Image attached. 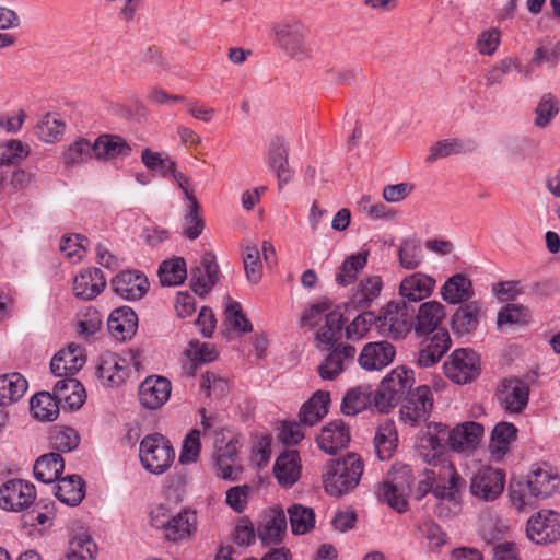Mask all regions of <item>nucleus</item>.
Listing matches in <instances>:
<instances>
[{
    "mask_svg": "<svg viewBox=\"0 0 560 560\" xmlns=\"http://www.w3.org/2000/svg\"><path fill=\"white\" fill-rule=\"evenodd\" d=\"M524 481L538 499H546L553 494L559 483L556 475L539 466H533Z\"/></svg>",
    "mask_w": 560,
    "mask_h": 560,
    "instance_id": "nucleus-39",
    "label": "nucleus"
},
{
    "mask_svg": "<svg viewBox=\"0 0 560 560\" xmlns=\"http://www.w3.org/2000/svg\"><path fill=\"white\" fill-rule=\"evenodd\" d=\"M268 164L279 180V189H282L283 185L288 184L293 176L288 162V148L282 139L276 138L270 142Z\"/></svg>",
    "mask_w": 560,
    "mask_h": 560,
    "instance_id": "nucleus-31",
    "label": "nucleus"
},
{
    "mask_svg": "<svg viewBox=\"0 0 560 560\" xmlns=\"http://www.w3.org/2000/svg\"><path fill=\"white\" fill-rule=\"evenodd\" d=\"M483 425L467 421L448 429V446L455 452H470L476 450L483 436Z\"/></svg>",
    "mask_w": 560,
    "mask_h": 560,
    "instance_id": "nucleus-22",
    "label": "nucleus"
},
{
    "mask_svg": "<svg viewBox=\"0 0 560 560\" xmlns=\"http://www.w3.org/2000/svg\"><path fill=\"white\" fill-rule=\"evenodd\" d=\"M93 155L94 142L91 143L88 139L80 138L65 150L62 161L67 167H72L88 162Z\"/></svg>",
    "mask_w": 560,
    "mask_h": 560,
    "instance_id": "nucleus-52",
    "label": "nucleus"
},
{
    "mask_svg": "<svg viewBox=\"0 0 560 560\" xmlns=\"http://www.w3.org/2000/svg\"><path fill=\"white\" fill-rule=\"evenodd\" d=\"M520 68V61L515 57H506L495 65H493L485 75L486 85L493 86L497 84H501L503 78L509 74L512 69Z\"/></svg>",
    "mask_w": 560,
    "mask_h": 560,
    "instance_id": "nucleus-63",
    "label": "nucleus"
},
{
    "mask_svg": "<svg viewBox=\"0 0 560 560\" xmlns=\"http://www.w3.org/2000/svg\"><path fill=\"white\" fill-rule=\"evenodd\" d=\"M433 409V394L429 386H418L416 389L408 392L405 397L399 415L400 420L411 427H416L424 422L430 417Z\"/></svg>",
    "mask_w": 560,
    "mask_h": 560,
    "instance_id": "nucleus-10",
    "label": "nucleus"
},
{
    "mask_svg": "<svg viewBox=\"0 0 560 560\" xmlns=\"http://www.w3.org/2000/svg\"><path fill=\"white\" fill-rule=\"evenodd\" d=\"M85 363L83 350L78 345H69L60 350L50 362V370L55 376H73Z\"/></svg>",
    "mask_w": 560,
    "mask_h": 560,
    "instance_id": "nucleus-25",
    "label": "nucleus"
},
{
    "mask_svg": "<svg viewBox=\"0 0 560 560\" xmlns=\"http://www.w3.org/2000/svg\"><path fill=\"white\" fill-rule=\"evenodd\" d=\"M200 205L197 199L189 201L187 213L184 217L185 229L183 235L189 240H196L202 233L205 221L200 215Z\"/></svg>",
    "mask_w": 560,
    "mask_h": 560,
    "instance_id": "nucleus-60",
    "label": "nucleus"
},
{
    "mask_svg": "<svg viewBox=\"0 0 560 560\" xmlns=\"http://www.w3.org/2000/svg\"><path fill=\"white\" fill-rule=\"evenodd\" d=\"M131 147L120 136L104 133L94 141V156L97 160L107 161L120 156H128Z\"/></svg>",
    "mask_w": 560,
    "mask_h": 560,
    "instance_id": "nucleus-34",
    "label": "nucleus"
},
{
    "mask_svg": "<svg viewBox=\"0 0 560 560\" xmlns=\"http://www.w3.org/2000/svg\"><path fill=\"white\" fill-rule=\"evenodd\" d=\"M448 445V427L441 422H429L420 431L419 450L425 462H429Z\"/></svg>",
    "mask_w": 560,
    "mask_h": 560,
    "instance_id": "nucleus-19",
    "label": "nucleus"
},
{
    "mask_svg": "<svg viewBox=\"0 0 560 560\" xmlns=\"http://www.w3.org/2000/svg\"><path fill=\"white\" fill-rule=\"evenodd\" d=\"M528 398L529 385L520 378L504 380L498 392L501 406L510 412H522L528 404Z\"/></svg>",
    "mask_w": 560,
    "mask_h": 560,
    "instance_id": "nucleus-18",
    "label": "nucleus"
},
{
    "mask_svg": "<svg viewBox=\"0 0 560 560\" xmlns=\"http://www.w3.org/2000/svg\"><path fill=\"white\" fill-rule=\"evenodd\" d=\"M397 431L394 422L382 423L374 436V448L381 460L389 459L397 446Z\"/></svg>",
    "mask_w": 560,
    "mask_h": 560,
    "instance_id": "nucleus-48",
    "label": "nucleus"
},
{
    "mask_svg": "<svg viewBox=\"0 0 560 560\" xmlns=\"http://www.w3.org/2000/svg\"><path fill=\"white\" fill-rule=\"evenodd\" d=\"M527 537L537 545L551 544L560 539V514L541 510L527 522Z\"/></svg>",
    "mask_w": 560,
    "mask_h": 560,
    "instance_id": "nucleus-13",
    "label": "nucleus"
},
{
    "mask_svg": "<svg viewBox=\"0 0 560 560\" xmlns=\"http://www.w3.org/2000/svg\"><path fill=\"white\" fill-rule=\"evenodd\" d=\"M106 287V278L98 268L83 269L73 280V293L81 300H93Z\"/></svg>",
    "mask_w": 560,
    "mask_h": 560,
    "instance_id": "nucleus-26",
    "label": "nucleus"
},
{
    "mask_svg": "<svg viewBox=\"0 0 560 560\" xmlns=\"http://www.w3.org/2000/svg\"><path fill=\"white\" fill-rule=\"evenodd\" d=\"M452 346L446 329L436 330L431 337L422 341L415 359V363L422 369L435 365Z\"/></svg>",
    "mask_w": 560,
    "mask_h": 560,
    "instance_id": "nucleus-16",
    "label": "nucleus"
},
{
    "mask_svg": "<svg viewBox=\"0 0 560 560\" xmlns=\"http://www.w3.org/2000/svg\"><path fill=\"white\" fill-rule=\"evenodd\" d=\"M139 457L145 470L161 475L173 464L175 451L167 439L160 433H153L141 440Z\"/></svg>",
    "mask_w": 560,
    "mask_h": 560,
    "instance_id": "nucleus-6",
    "label": "nucleus"
},
{
    "mask_svg": "<svg viewBox=\"0 0 560 560\" xmlns=\"http://www.w3.org/2000/svg\"><path fill=\"white\" fill-rule=\"evenodd\" d=\"M273 472L280 485L293 486L301 474L300 457L296 451L282 453L276 460Z\"/></svg>",
    "mask_w": 560,
    "mask_h": 560,
    "instance_id": "nucleus-36",
    "label": "nucleus"
},
{
    "mask_svg": "<svg viewBox=\"0 0 560 560\" xmlns=\"http://www.w3.org/2000/svg\"><path fill=\"white\" fill-rule=\"evenodd\" d=\"M273 40L289 59L305 62L314 56L307 40V27L299 20L288 19L273 23L271 26Z\"/></svg>",
    "mask_w": 560,
    "mask_h": 560,
    "instance_id": "nucleus-1",
    "label": "nucleus"
},
{
    "mask_svg": "<svg viewBox=\"0 0 560 560\" xmlns=\"http://www.w3.org/2000/svg\"><path fill=\"white\" fill-rule=\"evenodd\" d=\"M150 287L145 275L139 270H125L112 280L114 292L128 301H137L144 296Z\"/></svg>",
    "mask_w": 560,
    "mask_h": 560,
    "instance_id": "nucleus-17",
    "label": "nucleus"
},
{
    "mask_svg": "<svg viewBox=\"0 0 560 560\" xmlns=\"http://www.w3.org/2000/svg\"><path fill=\"white\" fill-rule=\"evenodd\" d=\"M482 315V310L477 301H470L460 305L452 316L453 331L458 336L474 331Z\"/></svg>",
    "mask_w": 560,
    "mask_h": 560,
    "instance_id": "nucleus-35",
    "label": "nucleus"
},
{
    "mask_svg": "<svg viewBox=\"0 0 560 560\" xmlns=\"http://www.w3.org/2000/svg\"><path fill=\"white\" fill-rule=\"evenodd\" d=\"M516 438L517 429L513 423L504 421L497 423L492 429L489 443L491 455L497 459H501L510 451Z\"/></svg>",
    "mask_w": 560,
    "mask_h": 560,
    "instance_id": "nucleus-37",
    "label": "nucleus"
},
{
    "mask_svg": "<svg viewBox=\"0 0 560 560\" xmlns=\"http://www.w3.org/2000/svg\"><path fill=\"white\" fill-rule=\"evenodd\" d=\"M55 495L68 505H78L85 495V483L80 476L71 475L57 480Z\"/></svg>",
    "mask_w": 560,
    "mask_h": 560,
    "instance_id": "nucleus-42",
    "label": "nucleus"
},
{
    "mask_svg": "<svg viewBox=\"0 0 560 560\" xmlns=\"http://www.w3.org/2000/svg\"><path fill=\"white\" fill-rule=\"evenodd\" d=\"M395 353L388 341L370 342L363 347L358 362L364 370H381L394 360Z\"/></svg>",
    "mask_w": 560,
    "mask_h": 560,
    "instance_id": "nucleus-24",
    "label": "nucleus"
},
{
    "mask_svg": "<svg viewBox=\"0 0 560 560\" xmlns=\"http://www.w3.org/2000/svg\"><path fill=\"white\" fill-rule=\"evenodd\" d=\"M329 393L316 392L301 408L300 421L306 425H314L328 412Z\"/></svg>",
    "mask_w": 560,
    "mask_h": 560,
    "instance_id": "nucleus-45",
    "label": "nucleus"
},
{
    "mask_svg": "<svg viewBox=\"0 0 560 560\" xmlns=\"http://www.w3.org/2000/svg\"><path fill=\"white\" fill-rule=\"evenodd\" d=\"M288 514L292 533L295 535L306 534L315 525V513L311 508L293 504L288 508Z\"/></svg>",
    "mask_w": 560,
    "mask_h": 560,
    "instance_id": "nucleus-53",
    "label": "nucleus"
},
{
    "mask_svg": "<svg viewBox=\"0 0 560 560\" xmlns=\"http://www.w3.org/2000/svg\"><path fill=\"white\" fill-rule=\"evenodd\" d=\"M413 481L415 475L411 467L404 463H395L384 482L378 487L376 494L380 500L402 513L407 509V497L411 491Z\"/></svg>",
    "mask_w": 560,
    "mask_h": 560,
    "instance_id": "nucleus-5",
    "label": "nucleus"
},
{
    "mask_svg": "<svg viewBox=\"0 0 560 560\" xmlns=\"http://www.w3.org/2000/svg\"><path fill=\"white\" fill-rule=\"evenodd\" d=\"M159 277L162 285H178L187 277L186 261L182 257L164 260L159 268Z\"/></svg>",
    "mask_w": 560,
    "mask_h": 560,
    "instance_id": "nucleus-51",
    "label": "nucleus"
},
{
    "mask_svg": "<svg viewBox=\"0 0 560 560\" xmlns=\"http://www.w3.org/2000/svg\"><path fill=\"white\" fill-rule=\"evenodd\" d=\"M363 468V460L355 453L331 460L323 475L326 492L339 497L353 490L360 482Z\"/></svg>",
    "mask_w": 560,
    "mask_h": 560,
    "instance_id": "nucleus-2",
    "label": "nucleus"
},
{
    "mask_svg": "<svg viewBox=\"0 0 560 560\" xmlns=\"http://www.w3.org/2000/svg\"><path fill=\"white\" fill-rule=\"evenodd\" d=\"M97 546L89 535H79L69 542L68 550L61 560H94Z\"/></svg>",
    "mask_w": 560,
    "mask_h": 560,
    "instance_id": "nucleus-54",
    "label": "nucleus"
},
{
    "mask_svg": "<svg viewBox=\"0 0 560 560\" xmlns=\"http://www.w3.org/2000/svg\"><path fill=\"white\" fill-rule=\"evenodd\" d=\"M445 375L457 384H467L480 374L478 354L471 349H456L443 364Z\"/></svg>",
    "mask_w": 560,
    "mask_h": 560,
    "instance_id": "nucleus-11",
    "label": "nucleus"
},
{
    "mask_svg": "<svg viewBox=\"0 0 560 560\" xmlns=\"http://www.w3.org/2000/svg\"><path fill=\"white\" fill-rule=\"evenodd\" d=\"M465 479L456 471L452 463H445L439 474V481L432 488L433 495L439 500L434 512L439 517L457 515L462 510V492Z\"/></svg>",
    "mask_w": 560,
    "mask_h": 560,
    "instance_id": "nucleus-3",
    "label": "nucleus"
},
{
    "mask_svg": "<svg viewBox=\"0 0 560 560\" xmlns=\"http://www.w3.org/2000/svg\"><path fill=\"white\" fill-rule=\"evenodd\" d=\"M477 144L471 140L460 139H445L435 142L431 149L430 154L427 156V162L432 163L439 159L447 158L452 154H465L470 153L476 149Z\"/></svg>",
    "mask_w": 560,
    "mask_h": 560,
    "instance_id": "nucleus-47",
    "label": "nucleus"
},
{
    "mask_svg": "<svg viewBox=\"0 0 560 560\" xmlns=\"http://www.w3.org/2000/svg\"><path fill=\"white\" fill-rule=\"evenodd\" d=\"M65 125L57 118L46 115L37 124L35 133L39 140L51 143L59 139L63 133Z\"/></svg>",
    "mask_w": 560,
    "mask_h": 560,
    "instance_id": "nucleus-61",
    "label": "nucleus"
},
{
    "mask_svg": "<svg viewBox=\"0 0 560 560\" xmlns=\"http://www.w3.org/2000/svg\"><path fill=\"white\" fill-rule=\"evenodd\" d=\"M369 250L352 254L347 257L338 269L336 281L342 287H347L357 280L361 270L368 264Z\"/></svg>",
    "mask_w": 560,
    "mask_h": 560,
    "instance_id": "nucleus-50",
    "label": "nucleus"
},
{
    "mask_svg": "<svg viewBox=\"0 0 560 560\" xmlns=\"http://www.w3.org/2000/svg\"><path fill=\"white\" fill-rule=\"evenodd\" d=\"M65 468V460L58 452L44 454L34 464V476L44 483H51L58 479Z\"/></svg>",
    "mask_w": 560,
    "mask_h": 560,
    "instance_id": "nucleus-38",
    "label": "nucleus"
},
{
    "mask_svg": "<svg viewBox=\"0 0 560 560\" xmlns=\"http://www.w3.org/2000/svg\"><path fill=\"white\" fill-rule=\"evenodd\" d=\"M140 351L130 350L129 358H122L115 352H106L100 357L97 365L98 377L109 387H118L126 382L130 374V364L136 369L140 365Z\"/></svg>",
    "mask_w": 560,
    "mask_h": 560,
    "instance_id": "nucleus-9",
    "label": "nucleus"
},
{
    "mask_svg": "<svg viewBox=\"0 0 560 560\" xmlns=\"http://www.w3.org/2000/svg\"><path fill=\"white\" fill-rule=\"evenodd\" d=\"M445 317L444 306L438 301L424 302L419 306L415 331L417 335L434 334Z\"/></svg>",
    "mask_w": 560,
    "mask_h": 560,
    "instance_id": "nucleus-32",
    "label": "nucleus"
},
{
    "mask_svg": "<svg viewBox=\"0 0 560 560\" xmlns=\"http://www.w3.org/2000/svg\"><path fill=\"white\" fill-rule=\"evenodd\" d=\"M287 529V517L281 509H271L258 526V538L264 545H275L282 540Z\"/></svg>",
    "mask_w": 560,
    "mask_h": 560,
    "instance_id": "nucleus-29",
    "label": "nucleus"
},
{
    "mask_svg": "<svg viewBox=\"0 0 560 560\" xmlns=\"http://www.w3.org/2000/svg\"><path fill=\"white\" fill-rule=\"evenodd\" d=\"M243 264L246 278L249 282L256 284L262 278L260 252L258 247L250 242H246L243 245Z\"/></svg>",
    "mask_w": 560,
    "mask_h": 560,
    "instance_id": "nucleus-56",
    "label": "nucleus"
},
{
    "mask_svg": "<svg viewBox=\"0 0 560 560\" xmlns=\"http://www.w3.org/2000/svg\"><path fill=\"white\" fill-rule=\"evenodd\" d=\"M36 500L35 486L22 479H11L0 487V508L9 512H21Z\"/></svg>",
    "mask_w": 560,
    "mask_h": 560,
    "instance_id": "nucleus-12",
    "label": "nucleus"
},
{
    "mask_svg": "<svg viewBox=\"0 0 560 560\" xmlns=\"http://www.w3.org/2000/svg\"><path fill=\"white\" fill-rule=\"evenodd\" d=\"M228 300V304L225 307V322L229 323L235 330L247 332L252 330V324L245 317L242 312V306L238 302L232 301L230 296L225 298Z\"/></svg>",
    "mask_w": 560,
    "mask_h": 560,
    "instance_id": "nucleus-64",
    "label": "nucleus"
},
{
    "mask_svg": "<svg viewBox=\"0 0 560 560\" xmlns=\"http://www.w3.org/2000/svg\"><path fill=\"white\" fill-rule=\"evenodd\" d=\"M505 474L492 467H482L470 479L471 495L482 501L495 500L504 489Z\"/></svg>",
    "mask_w": 560,
    "mask_h": 560,
    "instance_id": "nucleus-14",
    "label": "nucleus"
},
{
    "mask_svg": "<svg viewBox=\"0 0 560 560\" xmlns=\"http://www.w3.org/2000/svg\"><path fill=\"white\" fill-rule=\"evenodd\" d=\"M383 281L380 276H370L361 280L351 296V304L357 308L369 307L382 291Z\"/></svg>",
    "mask_w": 560,
    "mask_h": 560,
    "instance_id": "nucleus-46",
    "label": "nucleus"
},
{
    "mask_svg": "<svg viewBox=\"0 0 560 560\" xmlns=\"http://www.w3.org/2000/svg\"><path fill=\"white\" fill-rule=\"evenodd\" d=\"M196 513L185 509L173 516L164 534L167 540L178 541L190 537L196 532Z\"/></svg>",
    "mask_w": 560,
    "mask_h": 560,
    "instance_id": "nucleus-40",
    "label": "nucleus"
},
{
    "mask_svg": "<svg viewBox=\"0 0 560 560\" xmlns=\"http://www.w3.org/2000/svg\"><path fill=\"white\" fill-rule=\"evenodd\" d=\"M27 390V381L18 373L0 375V404L4 407L16 402Z\"/></svg>",
    "mask_w": 560,
    "mask_h": 560,
    "instance_id": "nucleus-43",
    "label": "nucleus"
},
{
    "mask_svg": "<svg viewBox=\"0 0 560 560\" xmlns=\"http://www.w3.org/2000/svg\"><path fill=\"white\" fill-rule=\"evenodd\" d=\"M329 305L320 303L312 305L308 312L302 317V322L306 325H313L319 315L325 314V325L319 327L316 332V348L319 350L330 349L336 346L341 338L345 326L343 314L340 310H334L326 314Z\"/></svg>",
    "mask_w": 560,
    "mask_h": 560,
    "instance_id": "nucleus-7",
    "label": "nucleus"
},
{
    "mask_svg": "<svg viewBox=\"0 0 560 560\" xmlns=\"http://www.w3.org/2000/svg\"><path fill=\"white\" fill-rule=\"evenodd\" d=\"M316 441L325 453L335 454L349 444L350 432L341 420H335L320 430Z\"/></svg>",
    "mask_w": 560,
    "mask_h": 560,
    "instance_id": "nucleus-27",
    "label": "nucleus"
},
{
    "mask_svg": "<svg viewBox=\"0 0 560 560\" xmlns=\"http://www.w3.org/2000/svg\"><path fill=\"white\" fill-rule=\"evenodd\" d=\"M441 295L450 304L468 301L474 295L470 279L462 273L452 276L441 288Z\"/></svg>",
    "mask_w": 560,
    "mask_h": 560,
    "instance_id": "nucleus-41",
    "label": "nucleus"
},
{
    "mask_svg": "<svg viewBox=\"0 0 560 560\" xmlns=\"http://www.w3.org/2000/svg\"><path fill=\"white\" fill-rule=\"evenodd\" d=\"M435 287V279L423 272H415L406 277L399 285V294L410 301L418 302L430 296Z\"/></svg>",
    "mask_w": 560,
    "mask_h": 560,
    "instance_id": "nucleus-30",
    "label": "nucleus"
},
{
    "mask_svg": "<svg viewBox=\"0 0 560 560\" xmlns=\"http://www.w3.org/2000/svg\"><path fill=\"white\" fill-rule=\"evenodd\" d=\"M221 433H218L214 446V462L217 466V475L226 480H235L237 476V467L235 466L240 441L237 438H231L225 445L223 439H220Z\"/></svg>",
    "mask_w": 560,
    "mask_h": 560,
    "instance_id": "nucleus-20",
    "label": "nucleus"
},
{
    "mask_svg": "<svg viewBox=\"0 0 560 560\" xmlns=\"http://www.w3.org/2000/svg\"><path fill=\"white\" fill-rule=\"evenodd\" d=\"M107 328L114 338L125 341L136 334L138 317L130 307H118L110 313L107 320Z\"/></svg>",
    "mask_w": 560,
    "mask_h": 560,
    "instance_id": "nucleus-28",
    "label": "nucleus"
},
{
    "mask_svg": "<svg viewBox=\"0 0 560 560\" xmlns=\"http://www.w3.org/2000/svg\"><path fill=\"white\" fill-rule=\"evenodd\" d=\"M49 443L58 452H70L79 445V435L70 427L54 428L49 434Z\"/></svg>",
    "mask_w": 560,
    "mask_h": 560,
    "instance_id": "nucleus-57",
    "label": "nucleus"
},
{
    "mask_svg": "<svg viewBox=\"0 0 560 560\" xmlns=\"http://www.w3.org/2000/svg\"><path fill=\"white\" fill-rule=\"evenodd\" d=\"M374 392L370 386L360 385L349 389L341 401V411L347 416H355L366 408L374 406Z\"/></svg>",
    "mask_w": 560,
    "mask_h": 560,
    "instance_id": "nucleus-44",
    "label": "nucleus"
},
{
    "mask_svg": "<svg viewBox=\"0 0 560 560\" xmlns=\"http://www.w3.org/2000/svg\"><path fill=\"white\" fill-rule=\"evenodd\" d=\"M559 113V103L551 93L541 96L535 109L534 125L538 128L547 127Z\"/></svg>",
    "mask_w": 560,
    "mask_h": 560,
    "instance_id": "nucleus-58",
    "label": "nucleus"
},
{
    "mask_svg": "<svg viewBox=\"0 0 560 560\" xmlns=\"http://www.w3.org/2000/svg\"><path fill=\"white\" fill-rule=\"evenodd\" d=\"M328 350L317 371L323 380L331 381L354 363L357 350L353 346L345 343H338Z\"/></svg>",
    "mask_w": 560,
    "mask_h": 560,
    "instance_id": "nucleus-15",
    "label": "nucleus"
},
{
    "mask_svg": "<svg viewBox=\"0 0 560 560\" xmlns=\"http://www.w3.org/2000/svg\"><path fill=\"white\" fill-rule=\"evenodd\" d=\"M398 258L402 268L408 270L418 268L423 260L421 245L416 240L402 241L398 249Z\"/></svg>",
    "mask_w": 560,
    "mask_h": 560,
    "instance_id": "nucleus-59",
    "label": "nucleus"
},
{
    "mask_svg": "<svg viewBox=\"0 0 560 560\" xmlns=\"http://www.w3.org/2000/svg\"><path fill=\"white\" fill-rule=\"evenodd\" d=\"M60 410V402L54 394L40 392L31 399V412L40 421H54Z\"/></svg>",
    "mask_w": 560,
    "mask_h": 560,
    "instance_id": "nucleus-49",
    "label": "nucleus"
},
{
    "mask_svg": "<svg viewBox=\"0 0 560 560\" xmlns=\"http://www.w3.org/2000/svg\"><path fill=\"white\" fill-rule=\"evenodd\" d=\"M501 44V31L490 27L479 33L475 48L482 56H493Z\"/></svg>",
    "mask_w": 560,
    "mask_h": 560,
    "instance_id": "nucleus-62",
    "label": "nucleus"
},
{
    "mask_svg": "<svg viewBox=\"0 0 560 560\" xmlns=\"http://www.w3.org/2000/svg\"><path fill=\"white\" fill-rule=\"evenodd\" d=\"M412 325V310L405 301L389 302L376 316V327L380 332L393 339L405 338Z\"/></svg>",
    "mask_w": 560,
    "mask_h": 560,
    "instance_id": "nucleus-8",
    "label": "nucleus"
},
{
    "mask_svg": "<svg viewBox=\"0 0 560 560\" xmlns=\"http://www.w3.org/2000/svg\"><path fill=\"white\" fill-rule=\"evenodd\" d=\"M509 497L513 506L518 511L532 508L536 500H538L537 495H535L534 491H530L524 479L516 478H512L510 481Z\"/></svg>",
    "mask_w": 560,
    "mask_h": 560,
    "instance_id": "nucleus-55",
    "label": "nucleus"
},
{
    "mask_svg": "<svg viewBox=\"0 0 560 560\" xmlns=\"http://www.w3.org/2000/svg\"><path fill=\"white\" fill-rule=\"evenodd\" d=\"M219 280V266L215 256L208 252L202 256L200 266L191 270L190 287L192 291L205 296Z\"/></svg>",
    "mask_w": 560,
    "mask_h": 560,
    "instance_id": "nucleus-23",
    "label": "nucleus"
},
{
    "mask_svg": "<svg viewBox=\"0 0 560 560\" xmlns=\"http://www.w3.org/2000/svg\"><path fill=\"white\" fill-rule=\"evenodd\" d=\"M171 390V382L167 378L150 376L139 387V399L144 408L155 410L168 400Z\"/></svg>",
    "mask_w": 560,
    "mask_h": 560,
    "instance_id": "nucleus-21",
    "label": "nucleus"
},
{
    "mask_svg": "<svg viewBox=\"0 0 560 560\" xmlns=\"http://www.w3.org/2000/svg\"><path fill=\"white\" fill-rule=\"evenodd\" d=\"M415 384V373L406 366L392 370L381 382L373 395L374 407L380 412H389L408 395Z\"/></svg>",
    "mask_w": 560,
    "mask_h": 560,
    "instance_id": "nucleus-4",
    "label": "nucleus"
},
{
    "mask_svg": "<svg viewBox=\"0 0 560 560\" xmlns=\"http://www.w3.org/2000/svg\"><path fill=\"white\" fill-rule=\"evenodd\" d=\"M54 386V396L69 409H79L85 400V389L73 376H60Z\"/></svg>",
    "mask_w": 560,
    "mask_h": 560,
    "instance_id": "nucleus-33",
    "label": "nucleus"
}]
</instances>
